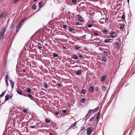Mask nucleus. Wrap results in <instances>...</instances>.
Here are the masks:
<instances>
[{
  "label": "nucleus",
  "mask_w": 135,
  "mask_h": 135,
  "mask_svg": "<svg viewBox=\"0 0 135 135\" xmlns=\"http://www.w3.org/2000/svg\"><path fill=\"white\" fill-rule=\"evenodd\" d=\"M94 129L93 128L91 127H89L87 130V134L88 135H90L92 131H93Z\"/></svg>",
  "instance_id": "nucleus-2"
},
{
  "label": "nucleus",
  "mask_w": 135,
  "mask_h": 135,
  "mask_svg": "<svg viewBox=\"0 0 135 135\" xmlns=\"http://www.w3.org/2000/svg\"><path fill=\"white\" fill-rule=\"evenodd\" d=\"M46 122L47 123H49L50 122V119H46Z\"/></svg>",
  "instance_id": "nucleus-31"
},
{
  "label": "nucleus",
  "mask_w": 135,
  "mask_h": 135,
  "mask_svg": "<svg viewBox=\"0 0 135 135\" xmlns=\"http://www.w3.org/2000/svg\"><path fill=\"white\" fill-rule=\"evenodd\" d=\"M94 34L97 36H98V34L97 33H94Z\"/></svg>",
  "instance_id": "nucleus-56"
},
{
  "label": "nucleus",
  "mask_w": 135,
  "mask_h": 135,
  "mask_svg": "<svg viewBox=\"0 0 135 135\" xmlns=\"http://www.w3.org/2000/svg\"><path fill=\"white\" fill-rule=\"evenodd\" d=\"M102 89L103 91H105L106 88L104 86H103L102 87Z\"/></svg>",
  "instance_id": "nucleus-26"
},
{
  "label": "nucleus",
  "mask_w": 135,
  "mask_h": 135,
  "mask_svg": "<svg viewBox=\"0 0 135 135\" xmlns=\"http://www.w3.org/2000/svg\"><path fill=\"white\" fill-rule=\"evenodd\" d=\"M99 118V117H98V116H97L96 118L95 119V120L96 121H97L98 120Z\"/></svg>",
  "instance_id": "nucleus-46"
},
{
  "label": "nucleus",
  "mask_w": 135,
  "mask_h": 135,
  "mask_svg": "<svg viewBox=\"0 0 135 135\" xmlns=\"http://www.w3.org/2000/svg\"><path fill=\"white\" fill-rule=\"evenodd\" d=\"M69 30H70V31L74 33L75 32V29L71 27H69Z\"/></svg>",
  "instance_id": "nucleus-17"
},
{
  "label": "nucleus",
  "mask_w": 135,
  "mask_h": 135,
  "mask_svg": "<svg viewBox=\"0 0 135 135\" xmlns=\"http://www.w3.org/2000/svg\"><path fill=\"white\" fill-rule=\"evenodd\" d=\"M34 7H35V6H33V7L34 8Z\"/></svg>",
  "instance_id": "nucleus-62"
},
{
  "label": "nucleus",
  "mask_w": 135,
  "mask_h": 135,
  "mask_svg": "<svg viewBox=\"0 0 135 135\" xmlns=\"http://www.w3.org/2000/svg\"><path fill=\"white\" fill-rule=\"evenodd\" d=\"M72 1L73 3H76V0H72Z\"/></svg>",
  "instance_id": "nucleus-35"
},
{
  "label": "nucleus",
  "mask_w": 135,
  "mask_h": 135,
  "mask_svg": "<svg viewBox=\"0 0 135 135\" xmlns=\"http://www.w3.org/2000/svg\"><path fill=\"white\" fill-rule=\"evenodd\" d=\"M103 32L104 33H107V31L106 30H103Z\"/></svg>",
  "instance_id": "nucleus-47"
},
{
  "label": "nucleus",
  "mask_w": 135,
  "mask_h": 135,
  "mask_svg": "<svg viewBox=\"0 0 135 135\" xmlns=\"http://www.w3.org/2000/svg\"><path fill=\"white\" fill-rule=\"evenodd\" d=\"M44 85L45 88H48V85L46 83H45Z\"/></svg>",
  "instance_id": "nucleus-39"
},
{
  "label": "nucleus",
  "mask_w": 135,
  "mask_h": 135,
  "mask_svg": "<svg viewBox=\"0 0 135 135\" xmlns=\"http://www.w3.org/2000/svg\"><path fill=\"white\" fill-rule=\"evenodd\" d=\"M49 135H52V134L51 133H50Z\"/></svg>",
  "instance_id": "nucleus-58"
},
{
  "label": "nucleus",
  "mask_w": 135,
  "mask_h": 135,
  "mask_svg": "<svg viewBox=\"0 0 135 135\" xmlns=\"http://www.w3.org/2000/svg\"><path fill=\"white\" fill-rule=\"evenodd\" d=\"M17 92L18 94L20 95H23V94H25L24 93H23L19 89L17 90Z\"/></svg>",
  "instance_id": "nucleus-9"
},
{
  "label": "nucleus",
  "mask_w": 135,
  "mask_h": 135,
  "mask_svg": "<svg viewBox=\"0 0 135 135\" xmlns=\"http://www.w3.org/2000/svg\"><path fill=\"white\" fill-rule=\"evenodd\" d=\"M104 55L105 56H107V52H105L104 53Z\"/></svg>",
  "instance_id": "nucleus-41"
},
{
  "label": "nucleus",
  "mask_w": 135,
  "mask_h": 135,
  "mask_svg": "<svg viewBox=\"0 0 135 135\" xmlns=\"http://www.w3.org/2000/svg\"><path fill=\"white\" fill-rule=\"evenodd\" d=\"M86 92V90L85 89H83L81 91V93L82 94H85V93Z\"/></svg>",
  "instance_id": "nucleus-24"
},
{
  "label": "nucleus",
  "mask_w": 135,
  "mask_h": 135,
  "mask_svg": "<svg viewBox=\"0 0 135 135\" xmlns=\"http://www.w3.org/2000/svg\"><path fill=\"white\" fill-rule=\"evenodd\" d=\"M76 124V122H75L70 126V128H73V127L75 126Z\"/></svg>",
  "instance_id": "nucleus-13"
},
{
  "label": "nucleus",
  "mask_w": 135,
  "mask_h": 135,
  "mask_svg": "<svg viewBox=\"0 0 135 135\" xmlns=\"http://www.w3.org/2000/svg\"><path fill=\"white\" fill-rule=\"evenodd\" d=\"M81 73V71L80 70H78L76 73V74L78 75H79Z\"/></svg>",
  "instance_id": "nucleus-20"
},
{
  "label": "nucleus",
  "mask_w": 135,
  "mask_h": 135,
  "mask_svg": "<svg viewBox=\"0 0 135 135\" xmlns=\"http://www.w3.org/2000/svg\"><path fill=\"white\" fill-rule=\"evenodd\" d=\"M6 83L7 84V87L9 85L8 83V80H6Z\"/></svg>",
  "instance_id": "nucleus-37"
},
{
  "label": "nucleus",
  "mask_w": 135,
  "mask_h": 135,
  "mask_svg": "<svg viewBox=\"0 0 135 135\" xmlns=\"http://www.w3.org/2000/svg\"><path fill=\"white\" fill-rule=\"evenodd\" d=\"M112 40L110 39H108L105 40L104 42L106 43H108V42H112Z\"/></svg>",
  "instance_id": "nucleus-8"
},
{
  "label": "nucleus",
  "mask_w": 135,
  "mask_h": 135,
  "mask_svg": "<svg viewBox=\"0 0 135 135\" xmlns=\"http://www.w3.org/2000/svg\"><path fill=\"white\" fill-rule=\"evenodd\" d=\"M75 47L76 48V49H79L80 48V47L78 46L77 45H75Z\"/></svg>",
  "instance_id": "nucleus-25"
},
{
  "label": "nucleus",
  "mask_w": 135,
  "mask_h": 135,
  "mask_svg": "<svg viewBox=\"0 0 135 135\" xmlns=\"http://www.w3.org/2000/svg\"><path fill=\"white\" fill-rule=\"evenodd\" d=\"M86 100V99L85 98H83L81 100V101L83 103Z\"/></svg>",
  "instance_id": "nucleus-27"
},
{
  "label": "nucleus",
  "mask_w": 135,
  "mask_h": 135,
  "mask_svg": "<svg viewBox=\"0 0 135 135\" xmlns=\"http://www.w3.org/2000/svg\"><path fill=\"white\" fill-rule=\"evenodd\" d=\"M79 57H83V55H79Z\"/></svg>",
  "instance_id": "nucleus-51"
},
{
  "label": "nucleus",
  "mask_w": 135,
  "mask_h": 135,
  "mask_svg": "<svg viewBox=\"0 0 135 135\" xmlns=\"http://www.w3.org/2000/svg\"><path fill=\"white\" fill-rule=\"evenodd\" d=\"M91 111H93V110H89V111L88 112V113L87 114L86 116L85 117L86 119H88V118L89 117H88V114H89V113H90Z\"/></svg>",
  "instance_id": "nucleus-23"
},
{
  "label": "nucleus",
  "mask_w": 135,
  "mask_h": 135,
  "mask_svg": "<svg viewBox=\"0 0 135 135\" xmlns=\"http://www.w3.org/2000/svg\"><path fill=\"white\" fill-rule=\"evenodd\" d=\"M76 17L78 18L79 20L80 21H82L83 20L82 18L79 15H77L76 16Z\"/></svg>",
  "instance_id": "nucleus-6"
},
{
  "label": "nucleus",
  "mask_w": 135,
  "mask_h": 135,
  "mask_svg": "<svg viewBox=\"0 0 135 135\" xmlns=\"http://www.w3.org/2000/svg\"><path fill=\"white\" fill-rule=\"evenodd\" d=\"M124 26L123 25H121L120 27V28L121 29H123V28Z\"/></svg>",
  "instance_id": "nucleus-33"
},
{
  "label": "nucleus",
  "mask_w": 135,
  "mask_h": 135,
  "mask_svg": "<svg viewBox=\"0 0 135 135\" xmlns=\"http://www.w3.org/2000/svg\"><path fill=\"white\" fill-rule=\"evenodd\" d=\"M108 18H106L105 19V20H104L106 22H108Z\"/></svg>",
  "instance_id": "nucleus-40"
},
{
  "label": "nucleus",
  "mask_w": 135,
  "mask_h": 135,
  "mask_svg": "<svg viewBox=\"0 0 135 135\" xmlns=\"http://www.w3.org/2000/svg\"><path fill=\"white\" fill-rule=\"evenodd\" d=\"M64 48H65V49H66V47H64Z\"/></svg>",
  "instance_id": "nucleus-64"
},
{
  "label": "nucleus",
  "mask_w": 135,
  "mask_h": 135,
  "mask_svg": "<svg viewBox=\"0 0 135 135\" xmlns=\"http://www.w3.org/2000/svg\"><path fill=\"white\" fill-rule=\"evenodd\" d=\"M9 81L10 82V85L11 86L12 88V89L13 88L14 86V83L13 82V81L11 80H9Z\"/></svg>",
  "instance_id": "nucleus-7"
},
{
  "label": "nucleus",
  "mask_w": 135,
  "mask_h": 135,
  "mask_svg": "<svg viewBox=\"0 0 135 135\" xmlns=\"http://www.w3.org/2000/svg\"><path fill=\"white\" fill-rule=\"evenodd\" d=\"M94 87L93 86H91L89 88V91L93 92L94 90Z\"/></svg>",
  "instance_id": "nucleus-16"
},
{
  "label": "nucleus",
  "mask_w": 135,
  "mask_h": 135,
  "mask_svg": "<svg viewBox=\"0 0 135 135\" xmlns=\"http://www.w3.org/2000/svg\"><path fill=\"white\" fill-rule=\"evenodd\" d=\"M70 13V14H72L73 15V13Z\"/></svg>",
  "instance_id": "nucleus-63"
},
{
  "label": "nucleus",
  "mask_w": 135,
  "mask_h": 135,
  "mask_svg": "<svg viewBox=\"0 0 135 135\" xmlns=\"http://www.w3.org/2000/svg\"><path fill=\"white\" fill-rule=\"evenodd\" d=\"M55 115L58 117H59L60 116V112L59 111H55Z\"/></svg>",
  "instance_id": "nucleus-10"
},
{
  "label": "nucleus",
  "mask_w": 135,
  "mask_h": 135,
  "mask_svg": "<svg viewBox=\"0 0 135 135\" xmlns=\"http://www.w3.org/2000/svg\"><path fill=\"white\" fill-rule=\"evenodd\" d=\"M117 36V34L115 32H113L110 34V36L113 38H114V37H116Z\"/></svg>",
  "instance_id": "nucleus-4"
},
{
  "label": "nucleus",
  "mask_w": 135,
  "mask_h": 135,
  "mask_svg": "<svg viewBox=\"0 0 135 135\" xmlns=\"http://www.w3.org/2000/svg\"><path fill=\"white\" fill-rule=\"evenodd\" d=\"M8 76L7 75H6V80H7L8 79Z\"/></svg>",
  "instance_id": "nucleus-36"
},
{
  "label": "nucleus",
  "mask_w": 135,
  "mask_h": 135,
  "mask_svg": "<svg viewBox=\"0 0 135 135\" xmlns=\"http://www.w3.org/2000/svg\"><path fill=\"white\" fill-rule=\"evenodd\" d=\"M128 0V2L129 3V0Z\"/></svg>",
  "instance_id": "nucleus-60"
},
{
  "label": "nucleus",
  "mask_w": 135,
  "mask_h": 135,
  "mask_svg": "<svg viewBox=\"0 0 135 135\" xmlns=\"http://www.w3.org/2000/svg\"><path fill=\"white\" fill-rule=\"evenodd\" d=\"M6 30L4 27H3L1 30L0 32V40H1L3 38L4 36V33L5 32Z\"/></svg>",
  "instance_id": "nucleus-1"
},
{
  "label": "nucleus",
  "mask_w": 135,
  "mask_h": 135,
  "mask_svg": "<svg viewBox=\"0 0 135 135\" xmlns=\"http://www.w3.org/2000/svg\"><path fill=\"white\" fill-rule=\"evenodd\" d=\"M21 23V22H20L19 23L18 25H17V28H19L21 26V24H20Z\"/></svg>",
  "instance_id": "nucleus-32"
},
{
  "label": "nucleus",
  "mask_w": 135,
  "mask_h": 135,
  "mask_svg": "<svg viewBox=\"0 0 135 135\" xmlns=\"http://www.w3.org/2000/svg\"><path fill=\"white\" fill-rule=\"evenodd\" d=\"M5 92V91L3 92L2 94L0 95V97H2L4 94Z\"/></svg>",
  "instance_id": "nucleus-28"
},
{
  "label": "nucleus",
  "mask_w": 135,
  "mask_h": 135,
  "mask_svg": "<svg viewBox=\"0 0 135 135\" xmlns=\"http://www.w3.org/2000/svg\"><path fill=\"white\" fill-rule=\"evenodd\" d=\"M9 97V95L8 94H7L6 95L5 97V100L6 101L8 100V98Z\"/></svg>",
  "instance_id": "nucleus-19"
},
{
  "label": "nucleus",
  "mask_w": 135,
  "mask_h": 135,
  "mask_svg": "<svg viewBox=\"0 0 135 135\" xmlns=\"http://www.w3.org/2000/svg\"><path fill=\"white\" fill-rule=\"evenodd\" d=\"M106 78V76L105 75L103 76L101 78V81H104V80Z\"/></svg>",
  "instance_id": "nucleus-15"
},
{
  "label": "nucleus",
  "mask_w": 135,
  "mask_h": 135,
  "mask_svg": "<svg viewBox=\"0 0 135 135\" xmlns=\"http://www.w3.org/2000/svg\"><path fill=\"white\" fill-rule=\"evenodd\" d=\"M100 112H99L97 115V116H98V117H99V115H100Z\"/></svg>",
  "instance_id": "nucleus-49"
},
{
  "label": "nucleus",
  "mask_w": 135,
  "mask_h": 135,
  "mask_svg": "<svg viewBox=\"0 0 135 135\" xmlns=\"http://www.w3.org/2000/svg\"><path fill=\"white\" fill-rule=\"evenodd\" d=\"M6 16V13L4 12L3 13L0 15V18H2Z\"/></svg>",
  "instance_id": "nucleus-12"
},
{
  "label": "nucleus",
  "mask_w": 135,
  "mask_h": 135,
  "mask_svg": "<svg viewBox=\"0 0 135 135\" xmlns=\"http://www.w3.org/2000/svg\"><path fill=\"white\" fill-rule=\"evenodd\" d=\"M12 97H13L12 95H11L10 97V99L11 98H12Z\"/></svg>",
  "instance_id": "nucleus-57"
},
{
  "label": "nucleus",
  "mask_w": 135,
  "mask_h": 135,
  "mask_svg": "<svg viewBox=\"0 0 135 135\" xmlns=\"http://www.w3.org/2000/svg\"><path fill=\"white\" fill-rule=\"evenodd\" d=\"M27 112V110L24 109L23 110V112L25 113H26Z\"/></svg>",
  "instance_id": "nucleus-34"
},
{
  "label": "nucleus",
  "mask_w": 135,
  "mask_h": 135,
  "mask_svg": "<svg viewBox=\"0 0 135 135\" xmlns=\"http://www.w3.org/2000/svg\"><path fill=\"white\" fill-rule=\"evenodd\" d=\"M95 115L92 118H91L90 120V121H91V122H93L95 118Z\"/></svg>",
  "instance_id": "nucleus-18"
},
{
  "label": "nucleus",
  "mask_w": 135,
  "mask_h": 135,
  "mask_svg": "<svg viewBox=\"0 0 135 135\" xmlns=\"http://www.w3.org/2000/svg\"><path fill=\"white\" fill-rule=\"evenodd\" d=\"M92 26L91 24H89L88 25V26L89 27H91Z\"/></svg>",
  "instance_id": "nucleus-43"
},
{
  "label": "nucleus",
  "mask_w": 135,
  "mask_h": 135,
  "mask_svg": "<svg viewBox=\"0 0 135 135\" xmlns=\"http://www.w3.org/2000/svg\"><path fill=\"white\" fill-rule=\"evenodd\" d=\"M71 18V17L70 16H69V18Z\"/></svg>",
  "instance_id": "nucleus-61"
},
{
  "label": "nucleus",
  "mask_w": 135,
  "mask_h": 135,
  "mask_svg": "<svg viewBox=\"0 0 135 135\" xmlns=\"http://www.w3.org/2000/svg\"><path fill=\"white\" fill-rule=\"evenodd\" d=\"M76 25H79V22H76Z\"/></svg>",
  "instance_id": "nucleus-54"
},
{
  "label": "nucleus",
  "mask_w": 135,
  "mask_h": 135,
  "mask_svg": "<svg viewBox=\"0 0 135 135\" xmlns=\"http://www.w3.org/2000/svg\"><path fill=\"white\" fill-rule=\"evenodd\" d=\"M97 91L98 90H99V89L98 88H96L95 89Z\"/></svg>",
  "instance_id": "nucleus-55"
},
{
  "label": "nucleus",
  "mask_w": 135,
  "mask_h": 135,
  "mask_svg": "<svg viewBox=\"0 0 135 135\" xmlns=\"http://www.w3.org/2000/svg\"><path fill=\"white\" fill-rule=\"evenodd\" d=\"M37 1V0H34V2H35Z\"/></svg>",
  "instance_id": "nucleus-59"
},
{
  "label": "nucleus",
  "mask_w": 135,
  "mask_h": 135,
  "mask_svg": "<svg viewBox=\"0 0 135 135\" xmlns=\"http://www.w3.org/2000/svg\"><path fill=\"white\" fill-rule=\"evenodd\" d=\"M63 27L64 28H66L67 27V26L66 25H64Z\"/></svg>",
  "instance_id": "nucleus-45"
},
{
  "label": "nucleus",
  "mask_w": 135,
  "mask_h": 135,
  "mask_svg": "<svg viewBox=\"0 0 135 135\" xmlns=\"http://www.w3.org/2000/svg\"><path fill=\"white\" fill-rule=\"evenodd\" d=\"M42 3V2H40L38 3V6L40 8H41V5Z\"/></svg>",
  "instance_id": "nucleus-21"
},
{
  "label": "nucleus",
  "mask_w": 135,
  "mask_h": 135,
  "mask_svg": "<svg viewBox=\"0 0 135 135\" xmlns=\"http://www.w3.org/2000/svg\"><path fill=\"white\" fill-rule=\"evenodd\" d=\"M115 44H116V47H117L119 46V43L118 42L116 43Z\"/></svg>",
  "instance_id": "nucleus-42"
},
{
  "label": "nucleus",
  "mask_w": 135,
  "mask_h": 135,
  "mask_svg": "<svg viewBox=\"0 0 135 135\" xmlns=\"http://www.w3.org/2000/svg\"><path fill=\"white\" fill-rule=\"evenodd\" d=\"M72 59H74L75 60H76L78 58V56L76 55H74L71 56Z\"/></svg>",
  "instance_id": "nucleus-14"
},
{
  "label": "nucleus",
  "mask_w": 135,
  "mask_h": 135,
  "mask_svg": "<svg viewBox=\"0 0 135 135\" xmlns=\"http://www.w3.org/2000/svg\"><path fill=\"white\" fill-rule=\"evenodd\" d=\"M31 91L32 90L30 88H28L26 89V91L29 94L31 93Z\"/></svg>",
  "instance_id": "nucleus-11"
},
{
  "label": "nucleus",
  "mask_w": 135,
  "mask_h": 135,
  "mask_svg": "<svg viewBox=\"0 0 135 135\" xmlns=\"http://www.w3.org/2000/svg\"><path fill=\"white\" fill-rule=\"evenodd\" d=\"M36 126H30V127L31 128H35Z\"/></svg>",
  "instance_id": "nucleus-29"
},
{
  "label": "nucleus",
  "mask_w": 135,
  "mask_h": 135,
  "mask_svg": "<svg viewBox=\"0 0 135 135\" xmlns=\"http://www.w3.org/2000/svg\"><path fill=\"white\" fill-rule=\"evenodd\" d=\"M24 19H22L21 21L20 22L21 23H23V22H24Z\"/></svg>",
  "instance_id": "nucleus-52"
},
{
  "label": "nucleus",
  "mask_w": 135,
  "mask_h": 135,
  "mask_svg": "<svg viewBox=\"0 0 135 135\" xmlns=\"http://www.w3.org/2000/svg\"><path fill=\"white\" fill-rule=\"evenodd\" d=\"M62 112L64 114L66 113V110L65 109L64 110H62Z\"/></svg>",
  "instance_id": "nucleus-38"
},
{
  "label": "nucleus",
  "mask_w": 135,
  "mask_h": 135,
  "mask_svg": "<svg viewBox=\"0 0 135 135\" xmlns=\"http://www.w3.org/2000/svg\"><path fill=\"white\" fill-rule=\"evenodd\" d=\"M42 48V47L41 46H39L38 48L40 50H41Z\"/></svg>",
  "instance_id": "nucleus-48"
},
{
  "label": "nucleus",
  "mask_w": 135,
  "mask_h": 135,
  "mask_svg": "<svg viewBox=\"0 0 135 135\" xmlns=\"http://www.w3.org/2000/svg\"><path fill=\"white\" fill-rule=\"evenodd\" d=\"M18 0H14V2L15 3H16L18 1Z\"/></svg>",
  "instance_id": "nucleus-50"
},
{
  "label": "nucleus",
  "mask_w": 135,
  "mask_h": 135,
  "mask_svg": "<svg viewBox=\"0 0 135 135\" xmlns=\"http://www.w3.org/2000/svg\"><path fill=\"white\" fill-rule=\"evenodd\" d=\"M58 56L57 54L55 53H54L53 54V56L54 57H56Z\"/></svg>",
  "instance_id": "nucleus-22"
},
{
  "label": "nucleus",
  "mask_w": 135,
  "mask_h": 135,
  "mask_svg": "<svg viewBox=\"0 0 135 135\" xmlns=\"http://www.w3.org/2000/svg\"><path fill=\"white\" fill-rule=\"evenodd\" d=\"M57 86L59 87H60L61 86V84H57Z\"/></svg>",
  "instance_id": "nucleus-53"
},
{
  "label": "nucleus",
  "mask_w": 135,
  "mask_h": 135,
  "mask_svg": "<svg viewBox=\"0 0 135 135\" xmlns=\"http://www.w3.org/2000/svg\"><path fill=\"white\" fill-rule=\"evenodd\" d=\"M23 95L25 96V97H28L29 98L31 99L34 100V97L33 96L31 95L30 93H27L26 94H23Z\"/></svg>",
  "instance_id": "nucleus-3"
},
{
  "label": "nucleus",
  "mask_w": 135,
  "mask_h": 135,
  "mask_svg": "<svg viewBox=\"0 0 135 135\" xmlns=\"http://www.w3.org/2000/svg\"><path fill=\"white\" fill-rule=\"evenodd\" d=\"M101 22H103L105 21L104 19H101L100 20Z\"/></svg>",
  "instance_id": "nucleus-44"
},
{
  "label": "nucleus",
  "mask_w": 135,
  "mask_h": 135,
  "mask_svg": "<svg viewBox=\"0 0 135 135\" xmlns=\"http://www.w3.org/2000/svg\"><path fill=\"white\" fill-rule=\"evenodd\" d=\"M122 20H124L125 19V16L123 14L122 15Z\"/></svg>",
  "instance_id": "nucleus-30"
},
{
  "label": "nucleus",
  "mask_w": 135,
  "mask_h": 135,
  "mask_svg": "<svg viewBox=\"0 0 135 135\" xmlns=\"http://www.w3.org/2000/svg\"><path fill=\"white\" fill-rule=\"evenodd\" d=\"M102 58V63L103 65H104L105 64V62L107 61V58L105 57H103Z\"/></svg>",
  "instance_id": "nucleus-5"
}]
</instances>
